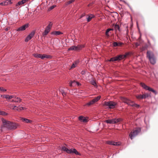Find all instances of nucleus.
<instances>
[{"mask_svg":"<svg viewBox=\"0 0 158 158\" xmlns=\"http://www.w3.org/2000/svg\"><path fill=\"white\" fill-rule=\"evenodd\" d=\"M121 100L123 102L131 106L137 108H138L140 106L139 105L133 102L125 97L121 98Z\"/></svg>","mask_w":158,"mask_h":158,"instance_id":"f257e3e1","label":"nucleus"},{"mask_svg":"<svg viewBox=\"0 0 158 158\" xmlns=\"http://www.w3.org/2000/svg\"><path fill=\"white\" fill-rule=\"evenodd\" d=\"M147 57L148 58L150 63L154 64L156 63V59L153 53L150 51H148L147 53Z\"/></svg>","mask_w":158,"mask_h":158,"instance_id":"f03ea898","label":"nucleus"},{"mask_svg":"<svg viewBox=\"0 0 158 158\" xmlns=\"http://www.w3.org/2000/svg\"><path fill=\"white\" fill-rule=\"evenodd\" d=\"M62 150L66 152L67 153L69 154L74 153L77 155H81V154L78 152L77 151L75 148L69 149L65 147L64 146L62 147Z\"/></svg>","mask_w":158,"mask_h":158,"instance_id":"7ed1b4c3","label":"nucleus"},{"mask_svg":"<svg viewBox=\"0 0 158 158\" xmlns=\"http://www.w3.org/2000/svg\"><path fill=\"white\" fill-rule=\"evenodd\" d=\"M141 131L140 128H136L133 131H131L130 134L129 136L130 138L132 139L133 138L136 136Z\"/></svg>","mask_w":158,"mask_h":158,"instance_id":"20e7f679","label":"nucleus"},{"mask_svg":"<svg viewBox=\"0 0 158 158\" xmlns=\"http://www.w3.org/2000/svg\"><path fill=\"white\" fill-rule=\"evenodd\" d=\"M34 56L36 58H40L42 59H44L45 58L47 59H51L52 57L50 55L46 54L42 55L41 54L35 53L33 54Z\"/></svg>","mask_w":158,"mask_h":158,"instance_id":"39448f33","label":"nucleus"},{"mask_svg":"<svg viewBox=\"0 0 158 158\" xmlns=\"http://www.w3.org/2000/svg\"><path fill=\"white\" fill-rule=\"evenodd\" d=\"M124 56L123 55H118L114 57L110 58V60H108V61H119L124 58Z\"/></svg>","mask_w":158,"mask_h":158,"instance_id":"423d86ee","label":"nucleus"},{"mask_svg":"<svg viewBox=\"0 0 158 158\" xmlns=\"http://www.w3.org/2000/svg\"><path fill=\"white\" fill-rule=\"evenodd\" d=\"M104 105L108 106L110 109H113L115 108L116 103L113 101L105 102H104Z\"/></svg>","mask_w":158,"mask_h":158,"instance_id":"0eeeda50","label":"nucleus"},{"mask_svg":"<svg viewBox=\"0 0 158 158\" xmlns=\"http://www.w3.org/2000/svg\"><path fill=\"white\" fill-rule=\"evenodd\" d=\"M140 85L144 89L148 90L149 91H152L156 95L157 94V92L156 91L153 89L150 88L149 86H147L144 83H141Z\"/></svg>","mask_w":158,"mask_h":158,"instance_id":"6e6552de","label":"nucleus"},{"mask_svg":"<svg viewBox=\"0 0 158 158\" xmlns=\"http://www.w3.org/2000/svg\"><path fill=\"white\" fill-rule=\"evenodd\" d=\"M101 98V96H98L95 97L92 100L89 102L86 103L85 104V106H89L94 104L95 103L98 101Z\"/></svg>","mask_w":158,"mask_h":158,"instance_id":"1a4fd4ad","label":"nucleus"},{"mask_svg":"<svg viewBox=\"0 0 158 158\" xmlns=\"http://www.w3.org/2000/svg\"><path fill=\"white\" fill-rule=\"evenodd\" d=\"M2 121L3 123V126L7 128L8 129V126H9L10 122L2 118Z\"/></svg>","mask_w":158,"mask_h":158,"instance_id":"9d476101","label":"nucleus"},{"mask_svg":"<svg viewBox=\"0 0 158 158\" xmlns=\"http://www.w3.org/2000/svg\"><path fill=\"white\" fill-rule=\"evenodd\" d=\"M106 143L107 144L114 145V146H119L121 145V143L120 142H115L113 141H107L106 142Z\"/></svg>","mask_w":158,"mask_h":158,"instance_id":"9b49d317","label":"nucleus"},{"mask_svg":"<svg viewBox=\"0 0 158 158\" xmlns=\"http://www.w3.org/2000/svg\"><path fill=\"white\" fill-rule=\"evenodd\" d=\"M10 124L8 126L9 130L15 129L17 128V125L15 123L10 122Z\"/></svg>","mask_w":158,"mask_h":158,"instance_id":"f8f14e48","label":"nucleus"},{"mask_svg":"<svg viewBox=\"0 0 158 158\" xmlns=\"http://www.w3.org/2000/svg\"><path fill=\"white\" fill-rule=\"evenodd\" d=\"M28 27V24H26L22 26H21L19 27L18 29L16 30L17 31H23L25 30Z\"/></svg>","mask_w":158,"mask_h":158,"instance_id":"ddd939ff","label":"nucleus"},{"mask_svg":"<svg viewBox=\"0 0 158 158\" xmlns=\"http://www.w3.org/2000/svg\"><path fill=\"white\" fill-rule=\"evenodd\" d=\"M11 107L14 110H16L18 111H20L22 110H24L25 108V107H23L21 106H20L17 107L15 106H12Z\"/></svg>","mask_w":158,"mask_h":158,"instance_id":"4468645a","label":"nucleus"},{"mask_svg":"<svg viewBox=\"0 0 158 158\" xmlns=\"http://www.w3.org/2000/svg\"><path fill=\"white\" fill-rule=\"evenodd\" d=\"M35 32H32L26 38L25 41L26 42H28L29 40H30L33 35H34Z\"/></svg>","mask_w":158,"mask_h":158,"instance_id":"2eb2a0df","label":"nucleus"},{"mask_svg":"<svg viewBox=\"0 0 158 158\" xmlns=\"http://www.w3.org/2000/svg\"><path fill=\"white\" fill-rule=\"evenodd\" d=\"M81 48L79 46H72L69 48V50H77Z\"/></svg>","mask_w":158,"mask_h":158,"instance_id":"dca6fc26","label":"nucleus"},{"mask_svg":"<svg viewBox=\"0 0 158 158\" xmlns=\"http://www.w3.org/2000/svg\"><path fill=\"white\" fill-rule=\"evenodd\" d=\"M79 119L81 122L85 123L87 121L88 118L82 116H80L79 117Z\"/></svg>","mask_w":158,"mask_h":158,"instance_id":"f3484780","label":"nucleus"},{"mask_svg":"<svg viewBox=\"0 0 158 158\" xmlns=\"http://www.w3.org/2000/svg\"><path fill=\"white\" fill-rule=\"evenodd\" d=\"M1 97H2L4 98L10 100L12 98H14V96L13 95L10 96L8 95H1Z\"/></svg>","mask_w":158,"mask_h":158,"instance_id":"a211bd4d","label":"nucleus"},{"mask_svg":"<svg viewBox=\"0 0 158 158\" xmlns=\"http://www.w3.org/2000/svg\"><path fill=\"white\" fill-rule=\"evenodd\" d=\"M11 1L10 0H7L0 3V5L2 6H6L8 4L11 3Z\"/></svg>","mask_w":158,"mask_h":158,"instance_id":"6ab92c4d","label":"nucleus"},{"mask_svg":"<svg viewBox=\"0 0 158 158\" xmlns=\"http://www.w3.org/2000/svg\"><path fill=\"white\" fill-rule=\"evenodd\" d=\"M28 0H22L21 1H20L19 2L16 4V6H20L22 5H23L24 4L26 3L27 2Z\"/></svg>","mask_w":158,"mask_h":158,"instance_id":"aec40b11","label":"nucleus"},{"mask_svg":"<svg viewBox=\"0 0 158 158\" xmlns=\"http://www.w3.org/2000/svg\"><path fill=\"white\" fill-rule=\"evenodd\" d=\"M79 63V61L78 60H77L75 61L71 65L69 69H71L75 68L77 66Z\"/></svg>","mask_w":158,"mask_h":158,"instance_id":"412c9836","label":"nucleus"},{"mask_svg":"<svg viewBox=\"0 0 158 158\" xmlns=\"http://www.w3.org/2000/svg\"><path fill=\"white\" fill-rule=\"evenodd\" d=\"M14 99L12 100V102H20L21 100V99L15 96L14 97Z\"/></svg>","mask_w":158,"mask_h":158,"instance_id":"4be33fe9","label":"nucleus"},{"mask_svg":"<svg viewBox=\"0 0 158 158\" xmlns=\"http://www.w3.org/2000/svg\"><path fill=\"white\" fill-rule=\"evenodd\" d=\"M95 17L94 15L91 14L88 17L86 18L88 22H89L90 21L91 19Z\"/></svg>","mask_w":158,"mask_h":158,"instance_id":"5701e85b","label":"nucleus"},{"mask_svg":"<svg viewBox=\"0 0 158 158\" xmlns=\"http://www.w3.org/2000/svg\"><path fill=\"white\" fill-rule=\"evenodd\" d=\"M52 35H57L63 34V33L59 31H53L51 32Z\"/></svg>","mask_w":158,"mask_h":158,"instance_id":"b1692460","label":"nucleus"},{"mask_svg":"<svg viewBox=\"0 0 158 158\" xmlns=\"http://www.w3.org/2000/svg\"><path fill=\"white\" fill-rule=\"evenodd\" d=\"M105 122L107 123L112 124H114V119L106 120L105 121Z\"/></svg>","mask_w":158,"mask_h":158,"instance_id":"393cba45","label":"nucleus"},{"mask_svg":"<svg viewBox=\"0 0 158 158\" xmlns=\"http://www.w3.org/2000/svg\"><path fill=\"white\" fill-rule=\"evenodd\" d=\"M50 31L45 28L44 31L42 33V35L43 36L46 35L50 32Z\"/></svg>","mask_w":158,"mask_h":158,"instance_id":"a878e982","label":"nucleus"},{"mask_svg":"<svg viewBox=\"0 0 158 158\" xmlns=\"http://www.w3.org/2000/svg\"><path fill=\"white\" fill-rule=\"evenodd\" d=\"M76 81H71L69 83V86L71 87H74L76 85Z\"/></svg>","mask_w":158,"mask_h":158,"instance_id":"bb28decb","label":"nucleus"},{"mask_svg":"<svg viewBox=\"0 0 158 158\" xmlns=\"http://www.w3.org/2000/svg\"><path fill=\"white\" fill-rule=\"evenodd\" d=\"M52 22H50L47 27L46 28V29L50 31L51 29L52 25Z\"/></svg>","mask_w":158,"mask_h":158,"instance_id":"cd10ccee","label":"nucleus"},{"mask_svg":"<svg viewBox=\"0 0 158 158\" xmlns=\"http://www.w3.org/2000/svg\"><path fill=\"white\" fill-rule=\"evenodd\" d=\"M90 83L94 85L95 87H97L98 86V85H97L96 81L94 80H91L90 81Z\"/></svg>","mask_w":158,"mask_h":158,"instance_id":"c85d7f7f","label":"nucleus"},{"mask_svg":"<svg viewBox=\"0 0 158 158\" xmlns=\"http://www.w3.org/2000/svg\"><path fill=\"white\" fill-rule=\"evenodd\" d=\"M114 124H115L121 121L122 120V119L121 118H114Z\"/></svg>","mask_w":158,"mask_h":158,"instance_id":"c756f323","label":"nucleus"},{"mask_svg":"<svg viewBox=\"0 0 158 158\" xmlns=\"http://www.w3.org/2000/svg\"><path fill=\"white\" fill-rule=\"evenodd\" d=\"M136 97L138 99H142L144 98L143 94H139L136 95Z\"/></svg>","mask_w":158,"mask_h":158,"instance_id":"7c9ffc66","label":"nucleus"},{"mask_svg":"<svg viewBox=\"0 0 158 158\" xmlns=\"http://www.w3.org/2000/svg\"><path fill=\"white\" fill-rule=\"evenodd\" d=\"M22 120L23 122L27 123H28L31 122V120H29L28 119H27V118H22Z\"/></svg>","mask_w":158,"mask_h":158,"instance_id":"2f4dec72","label":"nucleus"},{"mask_svg":"<svg viewBox=\"0 0 158 158\" xmlns=\"http://www.w3.org/2000/svg\"><path fill=\"white\" fill-rule=\"evenodd\" d=\"M114 28L115 30H118L119 31H120L119 27L118 24H116L114 25Z\"/></svg>","mask_w":158,"mask_h":158,"instance_id":"473e14b6","label":"nucleus"},{"mask_svg":"<svg viewBox=\"0 0 158 158\" xmlns=\"http://www.w3.org/2000/svg\"><path fill=\"white\" fill-rule=\"evenodd\" d=\"M7 114L5 112L0 110V115H6Z\"/></svg>","mask_w":158,"mask_h":158,"instance_id":"72a5a7b5","label":"nucleus"},{"mask_svg":"<svg viewBox=\"0 0 158 158\" xmlns=\"http://www.w3.org/2000/svg\"><path fill=\"white\" fill-rule=\"evenodd\" d=\"M143 98H146L149 96V94L148 93H145L144 94H143Z\"/></svg>","mask_w":158,"mask_h":158,"instance_id":"f704fd0d","label":"nucleus"},{"mask_svg":"<svg viewBox=\"0 0 158 158\" xmlns=\"http://www.w3.org/2000/svg\"><path fill=\"white\" fill-rule=\"evenodd\" d=\"M118 43L116 42H114L113 43V45L114 47H116L118 46Z\"/></svg>","mask_w":158,"mask_h":158,"instance_id":"c9c22d12","label":"nucleus"},{"mask_svg":"<svg viewBox=\"0 0 158 158\" xmlns=\"http://www.w3.org/2000/svg\"><path fill=\"white\" fill-rule=\"evenodd\" d=\"M56 6L55 5H53L52 6H51L50 7L49 9V10H51L54 8Z\"/></svg>","mask_w":158,"mask_h":158,"instance_id":"e433bc0d","label":"nucleus"},{"mask_svg":"<svg viewBox=\"0 0 158 158\" xmlns=\"http://www.w3.org/2000/svg\"><path fill=\"white\" fill-rule=\"evenodd\" d=\"M109 31L107 29L106 31V35L107 36H109V35L108 34V33Z\"/></svg>","mask_w":158,"mask_h":158,"instance_id":"4c0bfd02","label":"nucleus"},{"mask_svg":"<svg viewBox=\"0 0 158 158\" xmlns=\"http://www.w3.org/2000/svg\"><path fill=\"white\" fill-rule=\"evenodd\" d=\"M0 91L2 92H4L6 91V89H3L2 87H1V89H0Z\"/></svg>","mask_w":158,"mask_h":158,"instance_id":"58836bf2","label":"nucleus"},{"mask_svg":"<svg viewBox=\"0 0 158 158\" xmlns=\"http://www.w3.org/2000/svg\"><path fill=\"white\" fill-rule=\"evenodd\" d=\"M130 53L129 52H127L125 54V55H123V56H124V58L127 57L128 55Z\"/></svg>","mask_w":158,"mask_h":158,"instance_id":"ea45409f","label":"nucleus"},{"mask_svg":"<svg viewBox=\"0 0 158 158\" xmlns=\"http://www.w3.org/2000/svg\"><path fill=\"white\" fill-rule=\"evenodd\" d=\"M61 92L63 96L65 95L66 93L65 92H64L63 91H61Z\"/></svg>","mask_w":158,"mask_h":158,"instance_id":"a19ab883","label":"nucleus"},{"mask_svg":"<svg viewBox=\"0 0 158 158\" xmlns=\"http://www.w3.org/2000/svg\"><path fill=\"white\" fill-rule=\"evenodd\" d=\"M74 0H70V1H69L68 2V3L69 4H70V3H72V2H73V1H74Z\"/></svg>","mask_w":158,"mask_h":158,"instance_id":"79ce46f5","label":"nucleus"},{"mask_svg":"<svg viewBox=\"0 0 158 158\" xmlns=\"http://www.w3.org/2000/svg\"><path fill=\"white\" fill-rule=\"evenodd\" d=\"M85 15V14H82L80 16V18H81Z\"/></svg>","mask_w":158,"mask_h":158,"instance_id":"37998d69","label":"nucleus"},{"mask_svg":"<svg viewBox=\"0 0 158 158\" xmlns=\"http://www.w3.org/2000/svg\"><path fill=\"white\" fill-rule=\"evenodd\" d=\"M135 45L136 47H137L139 45V44L138 43H135Z\"/></svg>","mask_w":158,"mask_h":158,"instance_id":"c03bdc74","label":"nucleus"},{"mask_svg":"<svg viewBox=\"0 0 158 158\" xmlns=\"http://www.w3.org/2000/svg\"><path fill=\"white\" fill-rule=\"evenodd\" d=\"M85 73V71H82L81 72V74L82 75L84 74Z\"/></svg>","mask_w":158,"mask_h":158,"instance_id":"a18cd8bd","label":"nucleus"},{"mask_svg":"<svg viewBox=\"0 0 158 158\" xmlns=\"http://www.w3.org/2000/svg\"><path fill=\"white\" fill-rule=\"evenodd\" d=\"M76 85H81L78 82H76Z\"/></svg>","mask_w":158,"mask_h":158,"instance_id":"49530a36","label":"nucleus"},{"mask_svg":"<svg viewBox=\"0 0 158 158\" xmlns=\"http://www.w3.org/2000/svg\"><path fill=\"white\" fill-rule=\"evenodd\" d=\"M118 46H121V45L123 44V43H118Z\"/></svg>","mask_w":158,"mask_h":158,"instance_id":"de8ad7c7","label":"nucleus"},{"mask_svg":"<svg viewBox=\"0 0 158 158\" xmlns=\"http://www.w3.org/2000/svg\"><path fill=\"white\" fill-rule=\"evenodd\" d=\"M107 30L109 31H111V28H109V29H107Z\"/></svg>","mask_w":158,"mask_h":158,"instance_id":"09e8293b","label":"nucleus"},{"mask_svg":"<svg viewBox=\"0 0 158 158\" xmlns=\"http://www.w3.org/2000/svg\"><path fill=\"white\" fill-rule=\"evenodd\" d=\"M114 30L113 29L111 28V31H113Z\"/></svg>","mask_w":158,"mask_h":158,"instance_id":"8fccbe9b","label":"nucleus"}]
</instances>
